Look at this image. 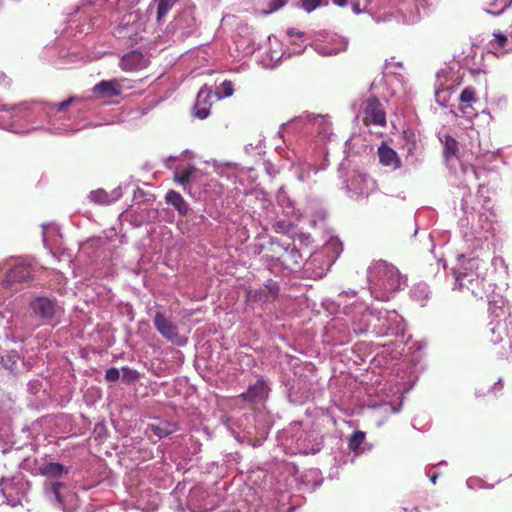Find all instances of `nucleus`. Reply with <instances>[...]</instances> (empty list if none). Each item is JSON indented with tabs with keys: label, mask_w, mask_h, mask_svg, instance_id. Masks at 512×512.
Segmentation results:
<instances>
[{
	"label": "nucleus",
	"mask_w": 512,
	"mask_h": 512,
	"mask_svg": "<svg viewBox=\"0 0 512 512\" xmlns=\"http://www.w3.org/2000/svg\"><path fill=\"white\" fill-rule=\"evenodd\" d=\"M369 278L371 281H375V285L389 293L401 289L402 284L405 283V279L398 269L386 261L375 262L369 268Z\"/></svg>",
	"instance_id": "obj_1"
},
{
	"label": "nucleus",
	"mask_w": 512,
	"mask_h": 512,
	"mask_svg": "<svg viewBox=\"0 0 512 512\" xmlns=\"http://www.w3.org/2000/svg\"><path fill=\"white\" fill-rule=\"evenodd\" d=\"M490 287L491 285L484 277L472 271H466L456 276L455 288L465 294L466 297L470 295L475 299H483L487 296Z\"/></svg>",
	"instance_id": "obj_2"
},
{
	"label": "nucleus",
	"mask_w": 512,
	"mask_h": 512,
	"mask_svg": "<svg viewBox=\"0 0 512 512\" xmlns=\"http://www.w3.org/2000/svg\"><path fill=\"white\" fill-rule=\"evenodd\" d=\"M143 31L144 23L137 12L124 15L121 24L117 28L119 37H128L133 41H137Z\"/></svg>",
	"instance_id": "obj_3"
},
{
	"label": "nucleus",
	"mask_w": 512,
	"mask_h": 512,
	"mask_svg": "<svg viewBox=\"0 0 512 512\" xmlns=\"http://www.w3.org/2000/svg\"><path fill=\"white\" fill-rule=\"evenodd\" d=\"M363 122L365 125L373 124L382 127L386 125L383 105L375 96H370L365 101Z\"/></svg>",
	"instance_id": "obj_4"
},
{
	"label": "nucleus",
	"mask_w": 512,
	"mask_h": 512,
	"mask_svg": "<svg viewBox=\"0 0 512 512\" xmlns=\"http://www.w3.org/2000/svg\"><path fill=\"white\" fill-rule=\"evenodd\" d=\"M33 313L44 320H52L60 310L55 299L48 297H37L29 304Z\"/></svg>",
	"instance_id": "obj_5"
},
{
	"label": "nucleus",
	"mask_w": 512,
	"mask_h": 512,
	"mask_svg": "<svg viewBox=\"0 0 512 512\" xmlns=\"http://www.w3.org/2000/svg\"><path fill=\"white\" fill-rule=\"evenodd\" d=\"M155 329L164 337L166 340L181 344V336L178 332V327L172 321H170L163 313L156 312L153 319Z\"/></svg>",
	"instance_id": "obj_6"
},
{
	"label": "nucleus",
	"mask_w": 512,
	"mask_h": 512,
	"mask_svg": "<svg viewBox=\"0 0 512 512\" xmlns=\"http://www.w3.org/2000/svg\"><path fill=\"white\" fill-rule=\"evenodd\" d=\"M35 269L31 264L17 263L6 274L8 285L22 283L34 278Z\"/></svg>",
	"instance_id": "obj_7"
},
{
	"label": "nucleus",
	"mask_w": 512,
	"mask_h": 512,
	"mask_svg": "<svg viewBox=\"0 0 512 512\" xmlns=\"http://www.w3.org/2000/svg\"><path fill=\"white\" fill-rule=\"evenodd\" d=\"M96 98H111L122 94L121 82L117 79L102 80L92 88Z\"/></svg>",
	"instance_id": "obj_8"
},
{
	"label": "nucleus",
	"mask_w": 512,
	"mask_h": 512,
	"mask_svg": "<svg viewBox=\"0 0 512 512\" xmlns=\"http://www.w3.org/2000/svg\"><path fill=\"white\" fill-rule=\"evenodd\" d=\"M119 65L123 71H137L147 67L148 59L142 52L133 50L123 55Z\"/></svg>",
	"instance_id": "obj_9"
},
{
	"label": "nucleus",
	"mask_w": 512,
	"mask_h": 512,
	"mask_svg": "<svg viewBox=\"0 0 512 512\" xmlns=\"http://www.w3.org/2000/svg\"><path fill=\"white\" fill-rule=\"evenodd\" d=\"M211 91L206 87H202L197 94L195 105L193 108V115L199 119H205L210 114L212 105Z\"/></svg>",
	"instance_id": "obj_10"
},
{
	"label": "nucleus",
	"mask_w": 512,
	"mask_h": 512,
	"mask_svg": "<svg viewBox=\"0 0 512 512\" xmlns=\"http://www.w3.org/2000/svg\"><path fill=\"white\" fill-rule=\"evenodd\" d=\"M268 387L263 380H258L254 385L249 386L246 392L240 397L250 403H258L264 401L268 397Z\"/></svg>",
	"instance_id": "obj_11"
},
{
	"label": "nucleus",
	"mask_w": 512,
	"mask_h": 512,
	"mask_svg": "<svg viewBox=\"0 0 512 512\" xmlns=\"http://www.w3.org/2000/svg\"><path fill=\"white\" fill-rule=\"evenodd\" d=\"M201 176L202 172L198 168L189 166L184 169H177L173 180L185 189L187 185L198 181Z\"/></svg>",
	"instance_id": "obj_12"
},
{
	"label": "nucleus",
	"mask_w": 512,
	"mask_h": 512,
	"mask_svg": "<svg viewBox=\"0 0 512 512\" xmlns=\"http://www.w3.org/2000/svg\"><path fill=\"white\" fill-rule=\"evenodd\" d=\"M378 156L379 162L383 166L392 167L394 170L399 169L401 167V160L390 146H388L385 142H382L378 147Z\"/></svg>",
	"instance_id": "obj_13"
},
{
	"label": "nucleus",
	"mask_w": 512,
	"mask_h": 512,
	"mask_svg": "<svg viewBox=\"0 0 512 512\" xmlns=\"http://www.w3.org/2000/svg\"><path fill=\"white\" fill-rule=\"evenodd\" d=\"M479 98L477 91L472 86L465 87L459 95V111L463 115H468L473 112L472 104L478 102Z\"/></svg>",
	"instance_id": "obj_14"
},
{
	"label": "nucleus",
	"mask_w": 512,
	"mask_h": 512,
	"mask_svg": "<svg viewBox=\"0 0 512 512\" xmlns=\"http://www.w3.org/2000/svg\"><path fill=\"white\" fill-rule=\"evenodd\" d=\"M165 201L167 204L172 205L179 215L186 216L188 214L189 205L179 192L169 190L165 195Z\"/></svg>",
	"instance_id": "obj_15"
},
{
	"label": "nucleus",
	"mask_w": 512,
	"mask_h": 512,
	"mask_svg": "<svg viewBox=\"0 0 512 512\" xmlns=\"http://www.w3.org/2000/svg\"><path fill=\"white\" fill-rule=\"evenodd\" d=\"M39 472L42 476L47 478H61L62 476L67 475L69 470L61 463L49 462L43 464L39 468Z\"/></svg>",
	"instance_id": "obj_16"
},
{
	"label": "nucleus",
	"mask_w": 512,
	"mask_h": 512,
	"mask_svg": "<svg viewBox=\"0 0 512 512\" xmlns=\"http://www.w3.org/2000/svg\"><path fill=\"white\" fill-rule=\"evenodd\" d=\"M177 0H152L150 7H156V20L162 22Z\"/></svg>",
	"instance_id": "obj_17"
},
{
	"label": "nucleus",
	"mask_w": 512,
	"mask_h": 512,
	"mask_svg": "<svg viewBox=\"0 0 512 512\" xmlns=\"http://www.w3.org/2000/svg\"><path fill=\"white\" fill-rule=\"evenodd\" d=\"M506 339H510V336L508 334V323L506 321H499L496 323L494 327L491 328L490 341L493 344H498L505 341Z\"/></svg>",
	"instance_id": "obj_18"
},
{
	"label": "nucleus",
	"mask_w": 512,
	"mask_h": 512,
	"mask_svg": "<svg viewBox=\"0 0 512 512\" xmlns=\"http://www.w3.org/2000/svg\"><path fill=\"white\" fill-rule=\"evenodd\" d=\"M148 428L156 435L159 439L166 437L176 431L177 427L175 424L170 422H160L159 424H150Z\"/></svg>",
	"instance_id": "obj_19"
},
{
	"label": "nucleus",
	"mask_w": 512,
	"mask_h": 512,
	"mask_svg": "<svg viewBox=\"0 0 512 512\" xmlns=\"http://www.w3.org/2000/svg\"><path fill=\"white\" fill-rule=\"evenodd\" d=\"M443 144H444V149H443L444 158L447 161H450L451 159L456 158L457 153H458L457 140L450 135H446Z\"/></svg>",
	"instance_id": "obj_20"
},
{
	"label": "nucleus",
	"mask_w": 512,
	"mask_h": 512,
	"mask_svg": "<svg viewBox=\"0 0 512 512\" xmlns=\"http://www.w3.org/2000/svg\"><path fill=\"white\" fill-rule=\"evenodd\" d=\"M365 440V433L363 431H355L349 438L348 446L349 449L355 453H358L360 446Z\"/></svg>",
	"instance_id": "obj_21"
},
{
	"label": "nucleus",
	"mask_w": 512,
	"mask_h": 512,
	"mask_svg": "<svg viewBox=\"0 0 512 512\" xmlns=\"http://www.w3.org/2000/svg\"><path fill=\"white\" fill-rule=\"evenodd\" d=\"M62 488H64V484L61 483V482H53L47 488V489H49L53 493L55 501L57 502L59 507H63L64 506V499H63V497H62V495L60 493V490Z\"/></svg>",
	"instance_id": "obj_22"
},
{
	"label": "nucleus",
	"mask_w": 512,
	"mask_h": 512,
	"mask_svg": "<svg viewBox=\"0 0 512 512\" xmlns=\"http://www.w3.org/2000/svg\"><path fill=\"white\" fill-rule=\"evenodd\" d=\"M89 198L92 202L98 204H106L109 202V194L102 189L92 191Z\"/></svg>",
	"instance_id": "obj_23"
},
{
	"label": "nucleus",
	"mask_w": 512,
	"mask_h": 512,
	"mask_svg": "<svg viewBox=\"0 0 512 512\" xmlns=\"http://www.w3.org/2000/svg\"><path fill=\"white\" fill-rule=\"evenodd\" d=\"M288 0H271L268 3V9L265 11V14L273 13L287 4Z\"/></svg>",
	"instance_id": "obj_24"
},
{
	"label": "nucleus",
	"mask_w": 512,
	"mask_h": 512,
	"mask_svg": "<svg viewBox=\"0 0 512 512\" xmlns=\"http://www.w3.org/2000/svg\"><path fill=\"white\" fill-rule=\"evenodd\" d=\"M123 380L127 382L136 381L139 378V373L136 370L130 369L128 367L122 368Z\"/></svg>",
	"instance_id": "obj_25"
},
{
	"label": "nucleus",
	"mask_w": 512,
	"mask_h": 512,
	"mask_svg": "<svg viewBox=\"0 0 512 512\" xmlns=\"http://www.w3.org/2000/svg\"><path fill=\"white\" fill-rule=\"evenodd\" d=\"M322 3V0H301V7L306 12H312Z\"/></svg>",
	"instance_id": "obj_26"
},
{
	"label": "nucleus",
	"mask_w": 512,
	"mask_h": 512,
	"mask_svg": "<svg viewBox=\"0 0 512 512\" xmlns=\"http://www.w3.org/2000/svg\"><path fill=\"white\" fill-rule=\"evenodd\" d=\"M274 231L277 233H284L287 234L290 232L292 226L290 223H287L285 221H278L273 225Z\"/></svg>",
	"instance_id": "obj_27"
},
{
	"label": "nucleus",
	"mask_w": 512,
	"mask_h": 512,
	"mask_svg": "<svg viewBox=\"0 0 512 512\" xmlns=\"http://www.w3.org/2000/svg\"><path fill=\"white\" fill-rule=\"evenodd\" d=\"M265 288L268 290L269 294H271L274 298L278 296L280 291L278 283L271 279L266 282Z\"/></svg>",
	"instance_id": "obj_28"
},
{
	"label": "nucleus",
	"mask_w": 512,
	"mask_h": 512,
	"mask_svg": "<svg viewBox=\"0 0 512 512\" xmlns=\"http://www.w3.org/2000/svg\"><path fill=\"white\" fill-rule=\"evenodd\" d=\"M120 372L117 368L112 367L106 370L105 379L109 382H115L119 379Z\"/></svg>",
	"instance_id": "obj_29"
},
{
	"label": "nucleus",
	"mask_w": 512,
	"mask_h": 512,
	"mask_svg": "<svg viewBox=\"0 0 512 512\" xmlns=\"http://www.w3.org/2000/svg\"><path fill=\"white\" fill-rule=\"evenodd\" d=\"M221 91L223 93V95L225 97H230L233 92H234V89H233V84L231 81H228V80H225L222 84H221Z\"/></svg>",
	"instance_id": "obj_30"
},
{
	"label": "nucleus",
	"mask_w": 512,
	"mask_h": 512,
	"mask_svg": "<svg viewBox=\"0 0 512 512\" xmlns=\"http://www.w3.org/2000/svg\"><path fill=\"white\" fill-rule=\"evenodd\" d=\"M249 295L251 296V298L253 300H256V301H266L267 300V294H266L265 290L250 291Z\"/></svg>",
	"instance_id": "obj_31"
},
{
	"label": "nucleus",
	"mask_w": 512,
	"mask_h": 512,
	"mask_svg": "<svg viewBox=\"0 0 512 512\" xmlns=\"http://www.w3.org/2000/svg\"><path fill=\"white\" fill-rule=\"evenodd\" d=\"M494 37L498 44V47L503 48L507 43V37L501 33H495Z\"/></svg>",
	"instance_id": "obj_32"
},
{
	"label": "nucleus",
	"mask_w": 512,
	"mask_h": 512,
	"mask_svg": "<svg viewBox=\"0 0 512 512\" xmlns=\"http://www.w3.org/2000/svg\"><path fill=\"white\" fill-rule=\"evenodd\" d=\"M72 99H68L65 101H62L58 104V111H65L68 109V107L71 105Z\"/></svg>",
	"instance_id": "obj_33"
},
{
	"label": "nucleus",
	"mask_w": 512,
	"mask_h": 512,
	"mask_svg": "<svg viewBox=\"0 0 512 512\" xmlns=\"http://www.w3.org/2000/svg\"><path fill=\"white\" fill-rule=\"evenodd\" d=\"M512 3V0H500L501 8L496 14H500L503 12L506 8H508Z\"/></svg>",
	"instance_id": "obj_34"
},
{
	"label": "nucleus",
	"mask_w": 512,
	"mask_h": 512,
	"mask_svg": "<svg viewBox=\"0 0 512 512\" xmlns=\"http://www.w3.org/2000/svg\"><path fill=\"white\" fill-rule=\"evenodd\" d=\"M287 34L292 37V36H298V37H301L303 35V32L299 31L298 29L296 28H289L287 30Z\"/></svg>",
	"instance_id": "obj_35"
},
{
	"label": "nucleus",
	"mask_w": 512,
	"mask_h": 512,
	"mask_svg": "<svg viewBox=\"0 0 512 512\" xmlns=\"http://www.w3.org/2000/svg\"><path fill=\"white\" fill-rule=\"evenodd\" d=\"M337 6L344 7L347 4V0H332Z\"/></svg>",
	"instance_id": "obj_36"
},
{
	"label": "nucleus",
	"mask_w": 512,
	"mask_h": 512,
	"mask_svg": "<svg viewBox=\"0 0 512 512\" xmlns=\"http://www.w3.org/2000/svg\"><path fill=\"white\" fill-rule=\"evenodd\" d=\"M478 264H479V263H478V261H477V260H470V261H469L470 269H472V268H474V267H475V268H478Z\"/></svg>",
	"instance_id": "obj_37"
},
{
	"label": "nucleus",
	"mask_w": 512,
	"mask_h": 512,
	"mask_svg": "<svg viewBox=\"0 0 512 512\" xmlns=\"http://www.w3.org/2000/svg\"><path fill=\"white\" fill-rule=\"evenodd\" d=\"M13 107H9L8 105H0V110L1 111H8L10 109H12Z\"/></svg>",
	"instance_id": "obj_38"
}]
</instances>
